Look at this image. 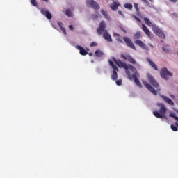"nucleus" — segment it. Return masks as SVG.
<instances>
[{
    "label": "nucleus",
    "mask_w": 178,
    "mask_h": 178,
    "mask_svg": "<svg viewBox=\"0 0 178 178\" xmlns=\"http://www.w3.org/2000/svg\"><path fill=\"white\" fill-rule=\"evenodd\" d=\"M157 106L160 107L159 111H154L153 115L155 118H157V119H163V118H165V115H166L168 109L165 104L162 103L157 104Z\"/></svg>",
    "instance_id": "4"
},
{
    "label": "nucleus",
    "mask_w": 178,
    "mask_h": 178,
    "mask_svg": "<svg viewBox=\"0 0 178 178\" xmlns=\"http://www.w3.org/2000/svg\"><path fill=\"white\" fill-rule=\"evenodd\" d=\"M162 49L164 52H170V49L169 48H168V47L164 46L162 47Z\"/></svg>",
    "instance_id": "23"
},
{
    "label": "nucleus",
    "mask_w": 178,
    "mask_h": 178,
    "mask_svg": "<svg viewBox=\"0 0 178 178\" xmlns=\"http://www.w3.org/2000/svg\"><path fill=\"white\" fill-rule=\"evenodd\" d=\"M42 15H44L48 19V20H51L52 19V14L48 10H45V9H42L40 10Z\"/></svg>",
    "instance_id": "12"
},
{
    "label": "nucleus",
    "mask_w": 178,
    "mask_h": 178,
    "mask_svg": "<svg viewBox=\"0 0 178 178\" xmlns=\"http://www.w3.org/2000/svg\"><path fill=\"white\" fill-rule=\"evenodd\" d=\"M142 30L144 31L145 34L147 35V37H151V31L149 29L145 26L144 24H142Z\"/></svg>",
    "instance_id": "15"
},
{
    "label": "nucleus",
    "mask_w": 178,
    "mask_h": 178,
    "mask_svg": "<svg viewBox=\"0 0 178 178\" xmlns=\"http://www.w3.org/2000/svg\"><path fill=\"white\" fill-rule=\"evenodd\" d=\"M31 3L33 6H37V1L35 0H31Z\"/></svg>",
    "instance_id": "30"
},
{
    "label": "nucleus",
    "mask_w": 178,
    "mask_h": 178,
    "mask_svg": "<svg viewBox=\"0 0 178 178\" xmlns=\"http://www.w3.org/2000/svg\"><path fill=\"white\" fill-rule=\"evenodd\" d=\"M161 98L163 99V101H165V102L168 104V105H170L171 106H173L175 105V102H173L172 100L170 99V98L163 95H161Z\"/></svg>",
    "instance_id": "13"
},
{
    "label": "nucleus",
    "mask_w": 178,
    "mask_h": 178,
    "mask_svg": "<svg viewBox=\"0 0 178 178\" xmlns=\"http://www.w3.org/2000/svg\"><path fill=\"white\" fill-rule=\"evenodd\" d=\"M123 40H124L126 45H127L129 47V48L136 50V46L133 43V41H131V40H130V38H129L127 37H124Z\"/></svg>",
    "instance_id": "9"
},
{
    "label": "nucleus",
    "mask_w": 178,
    "mask_h": 178,
    "mask_svg": "<svg viewBox=\"0 0 178 178\" xmlns=\"http://www.w3.org/2000/svg\"><path fill=\"white\" fill-rule=\"evenodd\" d=\"M170 97L171 98H172V99H175V98H176V96L173 95H171Z\"/></svg>",
    "instance_id": "40"
},
{
    "label": "nucleus",
    "mask_w": 178,
    "mask_h": 178,
    "mask_svg": "<svg viewBox=\"0 0 178 178\" xmlns=\"http://www.w3.org/2000/svg\"><path fill=\"white\" fill-rule=\"evenodd\" d=\"M147 60L149 65H150V66H151L152 68H154V70H158V66H156V65H155V63H154V62H152V60H151V59L147 58Z\"/></svg>",
    "instance_id": "17"
},
{
    "label": "nucleus",
    "mask_w": 178,
    "mask_h": 178,
    "mask_svg": "<svg viewBox=\"0 0 178 178\" xmlns=\"http://www.w3.org/2000/svg\"><path fill=\"white\" fill-rule=\"evenodd\" d=\"M134 8H135V9L136 10V12H138V10H140V8H138V3H134Z\"/></svg>",
    "instance_id": "27"
},
{
    "label": "nucleus",
    "mask_w": 178,
    "mask_h": 178,
    "mask_svg": "<svg viewBox=\"0 0 178 178\" xmlns=\"http://www.w3.org/2000/svg\"><path fill=\"white\" fill-rule=\"evenodd\" d=\"M134 44H136V45H138V47H140V48H143V49H146V51H148V47L145 43H143L142 40H135Z\"/></svg>",
    "instance_id": "10"
},
{
    "label": "nucleus",
    "mask_w": 178,
    "mask_h": 178,
    "mask_svg": "<svg viewBox=\"0 0 178 178\" xmlns=\"http://www.w3.org/2000/svg\"><path fill=\"white\" fill-rule=\"evenodd\" d=\"M103 37L104 40H106V41H108V42H112V36L109 35L108 31H104V33H103Z\"/></svg>",
    "instance_id": "14"
},
{
    "label": "nucleus",
    "mask_w": 178,
    "mask_h": 178,
    "mask_svg": "<svg viewBox=\"0 0 178 178\" xmlns=\"http://www.w3.org/2000/svg\"><path fill=\"white\" fill-rule=\"evenodd\" d=\"M124 7L125 9H129V10H131L133 9V5L131 3H127L124 5Z\"/></svg>",
    "instance_id": "21"
},
{
    "label": "nucleus",
    "mask_w": 178,
    "mask_h": 178,
    "mask_svg": "<svg viewBox=\"0 0 178 178\" xmlns=\"http://www.w3.org/2000/svg\"><path fill=\"white\" fill-rule=\"evenodd\" d=\"M86 5L88 8H92V9H95V10H98L100 8L99 4H98V3H97V1L94 0H87Z\"/></svg>",
    "instance_id": "7"
},
{
    "label": "nucleus",
    "mask_w": 178,
    "mask_h": 178,
    "mask_svg": "<svg viewBox=\"0 0 178 178\" xmlns=\"http://www.w3.org/2000/svg\"><path fill=\"white\" fill-rule=\"evenodd\" d=\"M111 1H115V0H111Z\"/></svg>",
    "instance_id": "45"
},
{
    "label": "nucleus",
    "mask_w": 178,
    "mask_h": 178,
    "mask_svg": "<svg viewBox=\"0 0 178 178\" xmlns=\"http://www.w3.org/2000/svg\"><path fill=\"white\" fill-rule=\"evenodd\" d=\"M117 86H122V79L116 81Z\"/></svg>",
    "instance_id": "32"
},
{
    "label": "nucleus",
    "mask_w": 178,
    "mask_h": 178,
    "mask_svg": "<svg viewBox=\"0 0 178 178\" xmlns=\"http://www.w3.org/2000/svg\"><path fill=\"white\" fill-rule=\"evenodd\" d=\"M112 68L113 69V72H119V68H118V66L116 65H112Z\"/></svg>",
    "instance_id": "25"
},
{
    "label": "nucleus",
    "mask_w": 178,
    "mask_h": 178,
    "mask_svg": "<svg viewBox=\"0 0 178 178\" xmlns=\"http://www.w3.org/2000/svg\"><path fill=\"white\" fill-rule=\"evenodd\" d=\"M108 63H109V65H111V66H113V65H115V64L113 63V61H112V60H108Z\"/></svg>",
    "instance_id": "36"
},
{
    "label": "nucleus",
    "mask_w": 178,
    "mask_h": 178,
    "mask_svg": "<svg viewBox=\"0 0 178 178\" xmlns=\"http://www.w3.org/2000/svg\"><path fill=\"white\" fill-rule=\"evenodd\" d=\"M169 116H170V118H173V119H175L177 122H178V117H177V116H175V114L170 113V114L169 115Z\"/></svg>",
    "instance_id": "26"
},
{
    "label": "nucleus",
    "mask_w": 178,
    "mask_h": 178,
    "mask_svg": "<svg viewBox=\"0 0 178 178\" xmlns=\"http://www.w3.org/2000/svg\"><path fill=\"white\" fill-rule=\"evenodd\" d=\"M170 2H172L173 3H176L177 2V0H170Z\"/></svg>",
    "instance_id": "38"
},
{
    "label": "nucleus",
    "mask_w": 178,
    "mask_h": 178,
    "mask_svg": "<svg viewBox=\"0 0 178 178\" xmlns=\"http://www.w3.org/2000/svg\"><path fill=\"white\" fill-rule=\"evenodd\" d=\"M160 74L162 79H164L165 80H168L169 77L173 76V74L170 72L166 67H164L161 70Z\"/></svg>",
    "instance_id": "6"
},
{
    "label": "nucleus",
    "mask_w": 178,
    "mask_h": 178,
    "mask_svg": "<svg viewBox=\"0 0 178 178\" xmlns=\"http://www.w3.org/2000/svg\"><path fill=\"white\" fill-rule=\"evenodd\" d=\"M76 49H79L80 55L82 56H86V55H88V51L86 50L83 47L80 45H77L76 47Z\"/></svg>",
    "instance_id": "11"
},
{
    "label": "nucleus",
    "mask_w": 178,
    "mask_h": 178,
    "mask_svg": "<svg viewBox=\"0 0 178 178\" xmlns=\"http://www.w3.org/2000/svg\"><path fill=\"white\" fill-rule=\"evenodd\" d=\"M133 38H134V40H140V38H141V32L138 31V32L135 33Z\"/></svg>",
    "instance_id": "19"
},
{
    "label": "nucleus",
    "mask_w": 178,
    "mask_h": 178,
    "mask_svg": "<svg viewBox=\"0 0 178 178\" xmlns=\"http://www.w3.org/2000/svg\"><path fill=\"white\" fill-rule=\"evenodd\" d=\"M105 29H106V24H105V21H102L99 23L98 29H97V34H99V35H101L102 33L104 34L105 31H107L106 30H105Z\"/></svg>",
    "instance_id": "8"
},
{
    "label": "nucleus",
    "mask_w": 178,
    "mask_h": 178,
    "mask_svg": "<svg viewBox=\"0 0 178 178\" xmlns=\"http://www.w3.org/2000/svg\"><path fill=\"white\" fill-rule=\"evenodd\" d=\"M119 6H120V3L116 1H114L110 5V8L113 10H118V8H119Z\"/></svg>",
    "instance_id": "16"
},
{
    "label": "nucleus",
    "mask_w": 178,
    "mask_h": 178,
    "mask_svg": "<svg viewBox=\"0 0 178 178\" xmlns=\"http://www.w3.org/2000/svg\"><path fill=\"white\" fill-rule=\"evenodd\" d=\"M95 55L97 58H102V56L104 55V52L102 51L99 50V49H97V50L95 51Z\"/></svg>",
    "instance_id": "18"
},
{
    "label": "nucleus",
    "mask_w": 178,
    "mask_h": 178,
    "mask_svg": "<svg viewBox=\"0 0 178 178\" xmlns=\"http://www.w3.org/2000/svg\"><path fill=\"white\" fill-rule=\"evenodd\" d=\"M121 58L124 59V60H127L129 63H131V65H136V69H141V65L138 63H137V61H136V59L131 56L130 54H121Z\"/></svg>",
    "instance_id": "5"
},
{
    "label": "nucleus",
    "mask_w": 178,
    "mask_h": 178,
    "mask_svg": "<svg viewBox=\"0 0 178 178\" xmlns=\"http://www.w3.org/2000/svg\"><path fill=\"white\" fill-rule=\"evenodd\" d=\"M171 130H172V131H177L178 130L177 127L175 125H171Z\"/></svg>",
    "instance_id": "28"
},
{
    "label": "nucleus",
    "mask_w": 178,
    "mask_h": 178,
    "mask_svg": "<svg viewBox=\"0 0 178 178\" xmlns=\"http://www.w3.org/2000/svg\"><path fill=\"white\" fill-rule=\"evenodd\" d=\"M113 62L118 66V67H122V69H125L126 74H127L129 80L134 79V83L138 86V87H142L141 82H140V80H138V78L140 77V74H138V71H137V69L134 67V66L131 65V64H127L125 63H123L120 60H116L115 58H113ZM129 69H130L134 74H130V71H129Z\"/></svg>",
    "instance_id": "1"
},
{
    "label": "nucleus",
    "mask_w": 178,
    "mask_h": 178,
    "mask_svg": "<svg viewBox=\"0 0 178 178\" xmlns=\"http://www.w3.org/2000/svg\"><path fill=\"white\" fill-rule=\"evenodd\" d=\"M88 55H89V56H92V55H94V54H92V53H89Z\"/></svg>",
    "instance_id": "42"
},
{
    "label": "nucleus",
    "mask_w": 178,
    "mask_h": 178,
    "mask_svg": "<svg viewBox=\"0 0 178 178\" xmlns=\"http://www.w3.org/2000/svg\"><path fill=\"white\" fill-rule=\"evenodd\" d=\"M132 17H134V19H135V20H136V22H139L140 23H141V19L138 17L136 15H133Z\"/></svg>",
    "instance_id": "29"
},
{
    "label": "nucleus",
    "mask_w": 178,
    "mask_h": 178,
    "mask_svg": "<svg viewBox=\"0 0 178 178\" xmlns=\"http://www.w3.org/2000/svg\"><path fill=\"white\" fill-rule=\"evenodd\" d=\"M173 16H175V17H178V14L177 13H174Z\"/></svg>",
    "instance_id": "39"
},
{
    "label": "nucleus",
    "mask_w": 178,
    "mask_h": 178,
    "mask_svg": "<svg viewBox=\"0 0 178 178\" xmlns=\"http://www.w3.org/2000/svg\"><path fill=\"white\" fill-rule=\"evenodd\" d=\"M69 29H70V30H74V27H73V25H70L69 26Z\"/></svg>",
    "instance_id": "37"
},
{
    "label": "nucleus",
    "mask_w": 178,
    "mask_h": 178,
    "mask_svg": "<svg viewBox=\"0 0 178 178\" xmlns=\"http://www.w3.org/2000/svg\"><path fill=\"white\" fill-rule=\"evenodd\" d=\"M101 12L103 16H104L105 19H108V14L106 13V11L102 10Z\"/></svg>",
    "instance_id": "24"
},
{
    "label": "nucleus",
    "mask_w": 178,
    "mask_h": 178,
    "mask_svg": "<svg viewBox=\"0 0 178 178\" xmlns=\"http://www.w3.org/2000/svg\"><path fill=\"white\" fill-rule=\"evenodd\" d=\"M150 1V2H154V0H149Z\"/></svg>",
    "instance_id": "44"
},
{
    "label": "nucleus",
    "mask_w": 178,
    "mask_h": 178,
    "mask_svg": "<svg viewBox=\"0 0 178 178\" xmlns=\"http://www.w3.org/2000/svg\"><path fill=\"white\" fill-rule=\"evenodd\" d=\"M98 44L95 42H92L90 44V47H97Z\"/></svg>",
    "instance_id": "31"
},
{
    "label": "nucleus",
    "mask_w": 178,
    "mask_h": 178,
    "mask_svg": "<svg viewBox=\"0 0 178 178\" xmlns=\"http://www.w3.org/2000/svg\"><path fill=\"white\" fill-rule=\"evenodd\" d=\"M58 25L59 26L60 29H62L63 27V23L62 22H58Z\"/></svg>",
    "instance_id": "34"
},
{
    "label": "nucleus",
    "mask_w": 178,
    "mask_h": 178,
    "mask_svg": "<svg viewBox=\"0 0 178 178\" xmlns=\"http://www.w3.org/2000/svg\"><path fill=\"white\" fill-rule=\"evenodd\" d=\"M65 15L68 16V17H72L73 16V13L70 10H66Z\"/></svg>",
    "instance_id": "22"
},
{
    "label": "nucleus",
    "mask_w": 178,
    "mask_h": 178,
    "mask_svg": "<svg viewBox=\"0 0 178 178\" xmlns=\"http://www.w3.org/2000/svg\"><path fill=\"white\" fill-rule=\"evenodd\" d=\"M143 19H144L145 24H147V26H149V27H152V30H153L154 34H156V35H158V37H160V38L165 40V33H163L162 30L159 29V27L156 25L152 24V22H151V21H149V19H148L147 17H144Z\"/></svg>",
    "instance_id": "3"
},
{
    "label": "nucleus",
    "mask_w": 178,
    "mask_h": 178,
    "mask_svg": "<svg viewBox=\"0 0 178 178\" xmlns=\"http://www.w3.org/2000/svg\"><path fill=\"white\" fill-rule=\"evenodd\" d=\"M44 2H48V0H43Z\"/></svg>",
    "instance_id": "43"
},
{
    "label": "nucleus",
    "mask_w": 178,
    "mask_h": 178,
    "mask_svg": "<svg viewBox=\"0 0 178 178\" xmlns=\"http://www.w3.org/2000/svg\"><path fill=\"white\" fill-rule=\"evenodd\" d=\"M147 80L150 83V84L147 83V82L145 81H143V86H145V87H146V88H147L149 91L152 92V94H153L154 95H158V92L161 91V88H159V83H158L154 76L149 74H147ZM155 88H156V90H155Z\"/></svg>",
    "instance_id": "2"
},
{
    "label": "nucleus",
    "mask_w": 178,
    "mask_h": 178,
    "mask_svg": "<svg viewBox=\"0 0 178 178\" xmlns=\"http://www.w3.org/2000/svg\"><path fill=\"white\" fill-rule=\"evenodd\" d=\"M118 72L119 71H113V74L111 75L112 80H114V81L118 80Z\"/></svg>",
    "instance_id": "20"
},
{
    "label": "nucleus",
    "mask_w": 178,
    "mask_h": 178,
    "mask_svg": "<svg viewBox=\"0 0 178 178\" xmlns=\"http://www.w3.org/2000/svg\"><path fill=\"white\" fill-rule=\"evenodd\" d=\"M142 1V2H143L144 3H147V0H141Z\"/></svg>",
    "instance_id": "41"
},
{
    "label": "nucleus",
    "mask_w": 178,
    "mask_h": 178,
    "mask_svg": "<svg viewBox=\"0 0 178 178\" xmlns=\"http://www.w3.org/2000/svg\"><path fill=\"white\" fill-rule=\"evenodd\" d=\"M60 30L63 31L64 35H66V29L63 26V28H60Z\"/></svg>",
    "instance_id": "33"
},
{
    "label": "nucleus",
    "mask_w": 178,
    "mask_h": 178,
    "mask_svg": "<svg viewBox=\"0 0 178 178\" xmlns=\"http://www.w3.org/2000/svg\"><path fill=\"white\" fill-rule=\"evenodd\" d=\"M118 15H120V16H124V15H123V13H122L121 10H118Z\"/></svg>",
    "instance_id": "35"
}]
</instances>
